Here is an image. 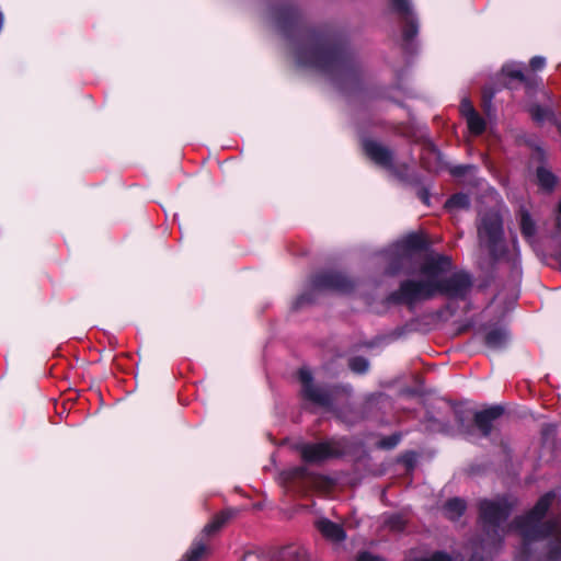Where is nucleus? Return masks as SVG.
Instances as JSON below:
<instances>
[{
    "label": "nucleus",
    "instance_id": "1",
    "mask_svg": "<svg viewBox=\"0 0 561 561\" xmlns=\"http://www.w3.org/2000/svg\"><path fill=\"white\" fill-rule=\"evenodd\" d=\"M279 33L293 48L296 64L325 76L341 92L356 91L362 82V67L350 42L328 28L308 25L291 2L273 9Z\"/></svg>",
    "mask_w": 561,
    "mask_h": 561
},
{
    "label": "nucleus",
    "instance_id": "2",
    "mask_svg": "<svg viewBox=\"0 0 561 561\" xmlns=\"http://www.w3.org/2000/svg\"><path fill=\"white\" fill-rule=\"evenodd\" d=\"M556 497L553 492L541 495L536 504L523 515L516 516L513 527L522 538L520 547L515 557L516 561L535 559L534 545L548 539L547 561H561V519L543 520Z\"/></svg>",
    "mask_w": 561,
    "mask_h": 561
},
{
    "label": "nucleus",
    "instance_id": "3",
    "mask_svg": "<svg viewBox=\"0 0 561 561\" xmlns=\"http://www.w3.org/2000/svg\"><path fill=\"white\" fill-rule=\"evenodd\" d=\"M472 287L473 277L465 270L439 279L407 278L386 296L383 302L388 306H405L409 311H413L419 302L433 299L436 295L450 300H465Z\"/></svg>",
    "mask_w": 561,
    "mask_h": 561
},
{
    "label": "nucleus",
    "instance_id": "4",
    "mask_svg": "<svg viewBox=\"0 0 561 561\" xmlns=\"http://www.w3.org/2000/svg\"><path fill=\"white\" fill-rule=\"evenodd\" d=\"M518 505L516 496L497 494L492 499L482 497L477 502V522L482 534L493 543L504 541V526Z\"/></svg>",
    "mask_w": 561,
    "mask_h": 561
},
{
    "label": "nucleus",
    "instance_id": "5",
    "mask_svg": "<svg viewBox=\"0 0 561 561\" xmlns=\"http://www.w3.org/2000/svg\"><path fill=\"white\" fill-rule=\"evenodd\" d=\"M310 289L300 294L293 304L294 310H299L317 300L318 293H336L341 295L352 294L356 288V282L342 271L322 270L312 274L309 278Z\"/></svg>",
    "mask_w": 561,
    "mask_h": 561
},
{
    "label": "nucleus",
    "instance_id": "6",
    "mask_svg": "<svg viewBox=\"0 0 561 561\" xmlns=\"http://www.w3.org/2000/svg\"><path fill=\"white\" fill-rule=\"evenodd\" d=\"M298 379L301 383V397L324 409H331L339 396L350 397L353 387L348 383H335L328 387H320L313 383V376L307 368L298 370Z\"/></svg>",
    "mask_w": 561,
    "mask_h": 561
},
{
    "label": "nucleus",
    "instance_id": "7",
    "mask_svg": "<svg viewBox=\"0 0 561 561\" xmlns=\"http://www.w3.org/2000/svg\"><path fill=\"white\" fill-rule=\"evenodd\" d=\"M503 221L497 214H485L478 226V238L484 245L492 261L500 260L505 253L503 245Z\"/></svg>",
    "mask_w": 561,
    "mask_h": 561
},
{
    "label": "nucleus",
    "instance_id": "8",
    "mask_svg": "<svg viewBox=\"0 0 561 561\" xmlns=\"http://www.w3.org/2000/svg\"><path fill=\"white\" fill-rule=\"evenodd\" d=\"M390 9L396 13L402 24L401 48L405 54L412 55L416 51L414 39L419 34V20L413 12L410 0H389Z\"/></svg>",
    "mask_w": 561,
    "mask_h": 561
},
{
    "label": "nucleus",
    "instance_id": "9",
    "mask_svg": "<svg viewBox=\"0 0 561 561\" xmlns=\"http://www.w3.org/2000/svg\"><path fill=\"white\" fill-rule=\"evenodd\" d=\"M301 460L308 465H319L329 459L341 458L345 454V444L335 438L318 443H306L298 447Z\"/></svg>",
    "mask_w": 561,
    "mask_h": 561
},
{
    "label": "nucleus",
    "instance_id": "10",
    "mask_svg": "<svg viewBox=\"0 0 561 561\" xmlns=\"http://www.w3.org/2000/svg\"><path fill=\"white\" fill-rule=\"evenodd\" d=\"M501 83L504 88L515 91L524 88L530 92L537 88V76L530 73L522 62H506L500 71Z\"/></svg>",
    "mask_w": 561,
    "mask_h": 561
},
{
    "label": "nucleus",
    "instance_id": "11",
    "mask_svg": "<svg viewBox=\"0 0 561 561\" xmlns=\"http://www.w3.org/2000/svg\"><path fill=\"white\" fill-rule=\"evenodd\" d=\"M362 149L365 156L376 165L394 173L399 178H402L394 167V153L390 148L374 139L364 138L362 140Z\"/></svg>",
    "mask_w": 561,
    "mask_h": 561
},
{
    "label": "nucleus",
    "instance_id": "12",
    "mask_svg": "<svg viewBox=\"0 0 561 561\" xmlns=\"http://www.w3.org/2000/svg\"><path fill=\"white\" fill-rule=\"evenodd\" d=\"M416 272L417 261L415 256L393 245L385 268V274L391 277L399 274L413 276Z\"/></svg>",
    "mask_w": 561,
    "mask_h": 561
},
{
    "label": "nucleus",
    "instance_id": "13",
    "mask_svg": "<svg viewBox=\"0 0 561 561\" xmlns=\"http://www.w3.org/2000/svg\"><path fill=\"white\" fill-rule=\"evenodd\" d=\"M505 412L504 407L500 404L491 405L486 409L474 411L472 416V426L483 438L490 437L493 431V423Z\"/></svg>",
    "mask_w": 561,
    "mask_h": 561
},
{
    "label": "nucleus",
    "instance_id": "14",
    "mask_svg": "<svg viewBox=\"0 0 561 561\" xmlns=\"http://www.w3.org/2000/svg\"><path fill=\"white\" fill-rule=\"evenodd\" d=\"M454 267L450 256L445 254L427 255L419 271L424 279H439L438 277L450 272Z\"/></svg>",
    "mask_w": 561,
    "mask_h": 561
},
{
    "label": "nucleus",
    "instance_id": "15",
    "mask_svg": "<svg viewBox=\"0 0 561 561\" xmlns=\"http://www.w3.org/2000/svg\"><path fill=\"white\" fill-rule=\"evenodd\" d=\"M393 245L415 256L428 251L431 242L422 232H410Z\"/></svg>",
    "mask_w": 561,
    "mask_h": 561
},
{
    "label": "nucleus",
    "instance_id": "16",
    "mask_svg": "<svg viewBox=\"0 0 561 561\" xmlns=\"http://www.w3.org/2000/svg\"><path fill=\"white\" fill-rule=\"evenodd\" d=\"M239 513L238 508L227 507L216 513L209 523H207L203 533L207 536H213L221 530L231 519H233Z\"/></svg>",
    "mask_w": 561,
    "mask_h": 561
},
{
    "label": "nucleus",
    "instance_id": "17",
    "mask_svg": "<svg viewBox=\"0 0 561 561\" xmlns=\"http://www.w3.org/2000/svg\"><path fill=\"white\" fill-rule=\"evenodd\" d=\"M535 183L545 194H551L558 186V176L546 165H538L535 170Z\"/></svg>",
    "mask_w": 561,
    "mask_h": 561
},
{
    "label": "nucleus",
    "instance_id": "18",
    "mask_svg": "<svg viewBox=\"0 0 561 561\" xmlns=\"http://www.w3.org/2000/svg\"><path fill=\"white\" fill-rule=\"evenodd\" d=\"M317 529L327 540L332 542H342L346 538L343 526L328 518L319 519L317 522Z\"/></svg>",
    "mask_w": 561,
    "mask_h": 561
},
{
    "label": "nucleus",
    "instance_id": "19",
    "mask_svg": "<svg viewBox=\"0 0 561 561\" xmlns=\"http://www.w3.org/2000/svg\"><path fill=\"white\" fill-rule=\"evenodd\" d=\"M510 337V331L506 328L493 327L484 334L483 342L491 350H503Z\"/></svg>",
    "mask_w": 561,
    "mask_h": 561
},
{
    "label": "nucleus",
    "instance_id": "20",
    "mask_svg": "<svg viewBox=\"0 0 561 561\" xmlns=\"http://www.w3.org/2000/svg\"><path fill=\"white\" fill-rule=\"evenodd\" d=\"M528 113L531 119L539 125L545 122H549L550 124L557 123V118L559 117L558 113L552 107L540 104H531L528 107Z\"/></svg>",
    "mask_w": 561,
    "mask_h": 561
},
{
    "label": "nucleus",
    "instance_id": "21",
    "mask_svg": "<svg viewBox=\"0 0 561 561\" xmlns=\"http://www.w3.org/2000/svg\"><path fill=\"white\" fill-rule=\"evenodd\" d=\"M445 516L450 520H458L467 510V503L461 497H451L443 506Z\"/></svg>",
    "mask_w": 561,
    "mask_h": 561
},
{
    "label": "nucleus",
    "instance_id": "22",
    "mask_svg": "<svg viewBox=\"0 0 561 561\" xmlns=\"http://www.w3.org/2000/svg\"><path fill=\"white\" fill-rule=\"evenodd\" d=\"M519 228L522 236L527 241H530L537 232L536 222L531 218L529 211L525 208H520L519 210Z\"/></svg>",
    "mask_w": 561,
    "mask_h": 561
},
{
    "label": "nucleus",
    "instance_id": "23",
    "mask_svg": "<svg viewBox=\"0 0 561 561\" xmlns=\"http://www.w3.org/2000/svg\"><path fill=\"white\" fill-rule=\"evenodd\" d=\"M444 208L447 210L454 209H469L470 198L469 195L462 192L453 194L444 204Z\"/></svg>",
    "mask_w": 561,
    "mask_h": 561
},
{
    "label": "nucleus",
    "instance_id": "24",
    "mask_svg": "<svg viewBox=\"0 0 561 561\" xmlns=\"http://www.w3.org/2000/svg\"><path fill=\"white\" fill-rule=\"evenodd\" d=\"M466 121L471 134L479 136L484 133L486 123L476 110H470L469 116L466 117Z\"/></svg>",
    "mask_w": 561,
    "mask_h": 561
},
{
    "label": "nucleus",
    "instance_id": "25",
    "mask_svg": "<svg viewBox=\"0 0 561 561\" xmlns=\"http://www.w3.org/2000/svg\"><path fill=\"white\" fill-rule=\"evenodd\" d=\"M455 422L459 428V431L466 435L473 434V426L470 424L469 416L467 415L468 411L462 409H455Z\"/></svg>",
    "mask_w": 561,
    "mask_h": 561
},
{
    "label": "nucleus",
    "instance_id": "26",
    "mask_svg": "<svg viewBox=\"0 0 561 561\" xmlns=\"http://www.w3.org/2000/svg\"><path fill=\"white\" fill-rule=\"evenodd\" d=\"M348 368L357 375H365L368 373L370 364L364 356H353L348 359Z\"/></svg>",
    "mask_w": 561,
    "mask_h": 561
},
{
    "label": "nucleus",
    "instance_id": "27",
    "mask_svg": "<svg viewBox=\"0 0 561 561\" xmlns=\"http://www.w3.org/2000/svg\"><path fill=\"white\" fill-rule=\"evenodd\" d=\"M206 552V546L203 542H194L190 550L183 556V561H201Z\"/></svg>",
    "mask_w": 561,
    "mask_h": 561
},
{
    "label": "nucleus",
    "instance_id": "28",
    "mask_svg": "<svg viewBox=\"0 0 561 561\" xmlns=\"http://www.w3.org/2000/svg\"><path fill=\"white\" fill-rule=\"evenodd\" d=\"M385 525L391 530L401 531L405 528L407 520L401 514L396 513L386 517Z\"/></svg>",
    "mask_w": 561,
    "mask_h": 561
},
{
    "label": "nucleus",
    "instance_id": "29",
    "mask_svg": "<svg viewBox=\"0 0 561 561\" xmlns=\"http://www.w3.org/2000/svg\"><path fill=\"white\" fill-rule=\"evenodd\" d=\"M401 440V434L400 433H393L391 435H388V436H385L382 437L379 442H378V447L381 448V449H385V450H391L393 449L394 447L398 446V444L400 443Z\"/></svg>",
    "mask_w": 561,
    "mask_h": 561
},
{
    "label": "nucleus",
    "instance_id": "30",
    "mask_svg": "<svg viewBox=\"0 0 561 561\" xmlns=\"http://www.w3.org/2000/svg\"><path fill=\"white\" fill-rule=\"evenodd\" d=\"M494 98V91L492 89H484L482 91L481 107L486 115H490L492 110V100Z\"/></svg>",
    "mask_w": 561,
    "mask_h": 561
},
{
    "label": "nucleus",
    "instance_id": "31",
    "mask_svg": "<svg viewBox=\"0 0 561 561\" xmlns=\"http://www.w3.org/2000/svg\"><path fill=\"white\" fill-rule=\"evenodd\" d=\"M531 159L538 162V165L548 167V154L546 150L538 145L534 146L533 148Z\"/></svg>",
    "mask_w": 561,
    "mask_h": 561
},
{
    "label": "nucleus",
    "instance_id": "32",
    "mask_svg": "<svg viewBox=\"0 0 561 561\" xmlns=\"http://www.w3.org/2000/svg\"><path fill=\"white\" fill-rule=\"evenodd\" d=\"M417 561H454L453 557L446 551H434L430 557L422 558Z\"/></svg>",
    "mask_w": 561,
    "mask_h": 561
},
{
    "label": "nucleus",
    "instance_id": "33",
    "mask_svg": "<svg viewBox=\"0 0 561 561\" xmlns=\"http://www.w3.org/2000/svg\"><path fill=\"white\" fill-rule=\"evenodd\" d=\"M288 478L289 479H306L309 474V471H308V468L305 467V466H298V467H295V468H291L288 472Z\"/></svg>",
    "mask_w": 561,
    "mask_h": 561
},
{
    "label": "nucleus",
    "instance_id": "34",
    "mask_svg": "<svg viewBox=\"0 0 561 561\" xmlns=\"http://www.w3.org/2000/svg\"><path fill=\"white\" fill-rule=\"evenodd\" d=\"M546 66V59L541 56H534L529 60V68L531 71H540Z\"/></svg>",
    "mask_w": 561,
    "mask_h": 561
},
{
    "label": "nucleus",
    "instance_id": "35",
    "mask_svg": "<svg viewBox=\"0 0 561 561\" xmlns=\"http://www.w3.org/2000/svg\"><path fill=\"white\" fill-rule=\"evenodd\" d=\"M470 169H472V165L470 164H459L451 168L450 173L454 176H463L469 172Z\"/></svg>",
    "mask_w": 561,
    "mask_h": 561
},
{
    "label": "nucleus",
    "instance_id": "36",
    "mask_svg": "<svg viewBox=\"0 0 561 561\" xmlns=\"http://www.w3.org/2000/svg\"><path fill=\"white\" fill-rule=\"evenodd\" d=\"M356 561H385L382 558L375 556L368 551L359 552Z\"/></svg>",
    "mask_w": 561,
    "mask_h": 561
},
{
    "label": "nucleus",
    "instance_id": "37",
    "mask_svg": "<svg viewBox=\"0 0 561 561\" xmlns=\"http://www.w3.org/2000/svg\"><path fill=\"white\" fill-rule=\"evenodd\" d=\"M417 198L426 206H430V190L427 187H421L416 193Z\"/></svg>",
    "mask_w": 561,
    "mask_h": 561
},
{
    "label": "nucleus",
    "instance_id": "38",
    "mask_svg": "<svg viewBox=\"0 0 561 561\" xmlns=\"http://www.w3.org/2000/svg\"><path fill=\"white\" fill-rule=\"evenodd\" d=\"M470 110H476L468 99H463L460 103L461 115L466 118L469 116Z\"/></svg>",
    "mask_w": 561,
    "mask_h": 561
},
{
    "label": "nucleus",
    "instance_id": "39",
    "mask_svg": "<svg viewBox=\"0 0 561 561\" xmlns=\"http://www.w3.org/2000/svg\"><path fill=\"white\" fill-rule=\"evenodd\" d=\"M558 211H559V215H560V217H561V199H560V203H559V205H558Z\"/></svg>",
    "mask_w": 561,
    "mask_h": 561
},
{
    "label": "nucleus",
    "instance_id": "40",
    "mask_svg": "<svg viewBox=\"0 0 561 561\" xmlns=\"http://www.w3.org/2000/svg\"><path fill=\"white\" fill-rule=\"evenodd\" d=\"M470 561H478V560H477L476 556H472ZM479 561H482V559H480Z\"/></svg>",
    "mask_w": 561,
    "mask_h": 561
}]
</instances>
